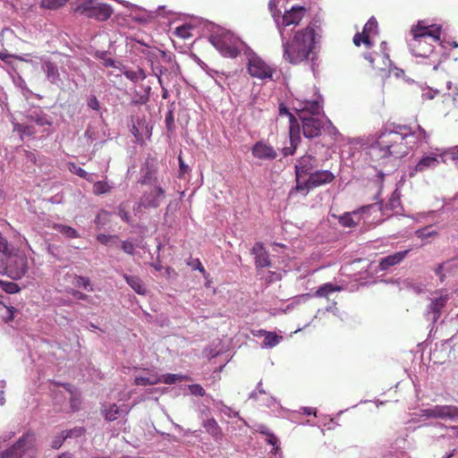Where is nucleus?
Here are the masks:
<instances>
[{"instance_id": "obj_33", "label": "nucleus", "mask_w": 458, "mask_h": 458, "mask_svg": "<svg viewBox=\"0 0 458 458\" xmlns=\"http://www.w3.org/2000/svg\"><path fill=\"white\" fill-rule=\"evenodd\" d=\"M112 188L113 187L109 185L108 182L104 181H98L93 184L92 191L95 195L99 196L110 192Z\"/></svg>"}, {"instance_id": "obj_53", "label": "nucleus", "mask_w": 458, "mask_h": 458, "mask_svg": "<svg viewBox=\"0 0 458 458\" xmlns=\"http://www.w3.org/2000/svg\"><path fill=\"white\" fill-rule=\"evenodd\" d=\"M416 233L418 234V237L421 240H424L428 237H432L437 234L436 231H430L428 233L425 234L422 231H416Z\"/></svg>"}, {"instance_id": "obj_31", "label": "nucleus", "mask_w": 458, "mask_h": 458, "mask_svg": "<svg viewBox=\"0 0 458 458\" xmlns=\"http://www.w3.org/2000/svg\"><path fill=\"white\" fill-rule=\"evenodd\" d=\"M342 290L341 286L335 285L333 284L327 283L324 284L315 293V296L317 297H327L330 293L334 292H339Z\"/></svg>"}, {"instance_id": "obj_17", "label": "nucleus", "mask_w": 458, "mask_h": 458, "mask_svg": "<svg viewBox=\"0 0 458 458\" xmlns=\"http://www.w3.org/2000/svg\"><path fill=\"white\" fill-rule=\"evenodd\" d=\"M302 123V132L306 138L312 139L321 134L322 121L317 117L300 118Z\"/></svg>"}, {"instance_id": "obj_55", "label": "nucleus", "mask_w": 458, "mask_h": 458, "mask_svg": "<svg viewBox=\"0 0 458 458\" xmlns=\"http://www.w3.org/2000/svg\"><path fill=\"white\" fill-rule=\"evenodd\" d=\"M122 248L126 253H131L134 249L133 245L131 242H123Z\"/></svg>"}, {"instance_id": "obj_3", "label": "nucleus", "mask_w": 458, "mask_h": 458, "mask_svg": "<svg viewBox=\"0 0 458 458\" xmlns=\"http://www.w3.org/2000/svg\"><path fill=\"white\" fill-rule=\"evenodd\" d=\"M412 38L409 47L416 56L427 57L434 50V43H440L442 27L438 24H427L425 21H419L410 30Z\"/></svg>"}, {"instance_id": "obj_40", "label": "nucleus", "mask_w": 458, "mask_h": 458, "mask_svg": "<svg viewBox=\"0 0 458 458\" xmlns=\"http://www.w3.org/2000/svg\"><path fill=\"white\" fill-rule=\"evenodd\" d=\"M68 0H41V6L55 10L63 6Z\"/></svg>"}, {"instance_id": "obj_4", "label": "nucleus", "mask_w": 458, "mask_h": 458, "mask_svg": "<svg viewBox=\"0 0 458 458\" xmlns=\"http://www.w3.org/2000/svg\"><path fill=\"white\" fill-rule=\"evenodd\" d=\"M332 216L338 219L339 225L343 227H356L360 225L371 226L383 220L381 208L376 203L361 207L352 212H345L341 216Z\"/></svg>"}, {"instance_id": "obj_59", "label": "nucleus", "mask_w": 458, "mask_h": 458, "mask_svg": "<svg viewBox=\"0 0 458 458\" xmlns=\"http://www.w3.org/2000/svg\"><path fill=\"white\" fill-rule=\"evenodd\" d=\"M450 155L452 159L458 165V147L451 149Z\"/></svg>"}, {"instance_id": "obj_24", "label": "nucleus", "mask_w": 458, "mask_h": 458, "mask_svg": "<svg viewBox=\"0 0 458 458\" xmlns=\"http://www.w3.org/2000/svg\"><path fill=\"white\" fill-rule=\"evenodd\" d=\"M161 383V377L156 372L148 370L146 375H139L134 378L135 386H153Z\"/></svg>"}, {"instance_id": "obj_8", "label": "nucleus", "mask_w": 458, "mask_h": 458, "mask_svg": "<svg viewBox=\"0 0 458 458\" xmlns=\"http://www.w3.org/2000/svg\"><path fill=\"white\" fill-rule=\"evenodd\" d=\"M75 12L102 21L108 20L113 14L112 7L99 0H82L75 8Z\"/></svg>"}, {"instance_id": "obj_1", "label": "nucleus", "mask_w": 458, "mask_h": 458, "mask_svg": "<svg viewBox=\"0 0 458 458\" xmlns=\"http://www.w3.org/2000/svg\"><path fill=\"white\" fill-rule=\"evenodd\" d=\"M413 139L411 129L403 124L391 123L380 131L367 152L379 177L394 171L397 161L409 154Z\"/></svg>"}, {"instance_id": "obj_22", "label": "nucleus", "mask_w": 458, "mask_h": 458, "mask_svg": "<svg viewBox=\"0 0 458 458\" xmlns=\"http://www.w3.org/2000/svg\"><path fill=\"white\" fill-rule=\"evenodd\" d=\"M410 250L411 249L405 250L403 251H398L381 259L379 262L380 270H387L391 267L400 264L410 252Z\"/></svg>"}, {"instance_id": "obj_5", "label": "nucleus", "mask_w": 458, "mask_h": 458, "mask_svg": "<svg viewBox=\"0 0 458 458\" xmlns=\"http://www.w3.org/2000/svg\"><path fill=\"white\" fill-rule=\"evenodd\" d=\"M29 268L26 255L19 250L7 251L0 256V275L7 276L13 280H19L25 276Z\"/></svg>"}, {"instance_id": "obj_48", "label": "nucleus", "mask_w": 458, "mask_h": 458, "mask_svg": "<svg viewBox=\"0 0 458 458\" xmlns=\"http://www.w3.org/2000/svg\"><path fill=\"white\" fill-rule=\"evenodd\" d=\"M189 30H190V28L185 27V26L178 27L176 29V34H177V36L183 38H189L190 37Z\"/></svg>"}, {"instance_id": "obj_58", "label": "nucleus", "mask_w": 458, "mask_h": 458, "mask_svg": "<svg viewBox=\"0 0 458 458\" xmlns=\"http://www.w3.org/2000/svg\"><path fill=\"white\" fill-rule=\"evenodd\" d=\"M103 64L106 67H114L115 66V62L112 58H104Z\"/></svg>"}, {"instance_id": "obj_43", "label": "nucleus", "mask_w": 458, "mask_h": 458, "mask_svg": "<svg viewBox=\"0 0 458 458\" xmlns=\"http://www.w3.org/2000/svg\"><path fill=\"white\" fill-rule=\"evenodd\" d=\"M279 343V337L275 333H267L264 339V344L270 347L276 346Z\"/></svg>"}, {"instance_id": "obj_37", "label": "nucleus", "mask_w": 458, "mask_h": 458, "mask_svg": "<svg viewBox=\"0 0 458 458\" xmlns=\"http://www.w3.org/2000/svg\"><path fill=\"white\" fill-rule=\"evenodd\" d=\"M160 377H161V382L167 384V385L175 384L177 381L188 378L186 376L178 375V374H166V375H163Z\"/></svg>"}, {"instance_id": "obj_62", "label": "nucleus", "mask_w": 458, "mask_h": 458, "mask_svg": "<svg viewBox=\"0 0 458 458\" xmlns=\"http://www.w3.org/2000/svg\"><path fill=\"white\" fill-rule=\"evenodd\" d=\"M73 296L78 300H87L88 296L81 292H75Z\"/></svg>"}, {"instance_id": "obj_30", "label": "nucleus", "mask_w": 458, "mask_h": 458, "mask_svg": "<svg viewBox=\"0 0 458 458\" xmlns=\"http://www.w3.org/2000/svg\"><path fill=\"white\" fill-rule=\"evenodd\" d=\"M204 428L208 433L213 436L216 439L222 437V431L217 422L214 419H209L204 422Z\"/></svg>"}, {"instance_id": "obj_45", "label": "nucleus", "mask_w": 458, "mask_h": 458, "mask_svg": "<svg viewBox=\"0 0 458 458\" xmlns=\"http://www.w3.org/2000/svg\"><path fill=\"white\" fill-rule=\"evenodd\" d=\"M128 208V205L127 203L125 202H122L119 207H118V215L119 216L126 221L127 223H129V215H128V212L126 210V208Z\"/></svg>"}, {"instance_id": "obj_15", "label": "nucleus", "mask_w": 458, "mask_h": 458, "mask_svg": "<svg viewBox=\"0 0 458 458\" xmlns=\"http://www.w3.org/2000/svg\"><path fill=\"white\" fill-rule=\"evenodd\" d=\"M318 166V159L311 155H304L301 157L295 165L296 181L303 182L302 178L310 176Z\"/></svg>"}, {"instance_id": "obj_7", "label": "nucleus", "mask_w": 458, "mask_h": 458, "mask_svg": "<svg viewBox=\"0 0 458 458\" xmlns=\"http://www.w3.org/2000/svg\"><path fill=\"white\" fill-rule=\"evenodd\" d=\"M35 442V435L28 432L12 447L3 452L0 458H35L37 454Z\"/></svg>"}, {"instance_id": "obj_29", "label": "nucleus", "mask_w": 458, "mask_h": 458, "mask_svg": "<svg viewBox=\"0 0 458 458\" xmlns=\"http://www.w3.org/2000/svg\"><path fill=\"white\" fill-rule=\"evenodd\" d=\"M16 309L13 306H8L0 301V319L4 323L13 320Z\"/></svg>"}, {"instance_id": "obj_49", "label": "nucleus", "mask_w": 458, "mask_h": 458, "mask_svg": "<svg viewBox=\"0 0 458 458\" xmlns=\"http://www.w3.org/2000/svg\"><path fill=\"white\" fill-rule=\"evenodd\" d=\"M76 282L78 286H82L85 289H87L90 285V281L88 277L78 276Z\"/></svg>"}, {"instance_id": "obj_50", "label": "nucleus", "mask_w": 458, "mask_h": 458, "mask_svg": "<svg viewBox=\"0 0 458 458\" xmlns=\"http://www.w3.org/2000/svg\"><path fill=\"white\" fill-rule=\"evenodd\" d=\"M98 240L103 243V244H108L112 240H113V236L111 235H106V234H99L98 235Z\"/></svg>"}, {"instance_id": "obj_61", "label": "nucleus", "mask_w": 458, "mask_h": 458, "mask_svg": "<svg viewBox=\"0 0 458 458\" xmlns=\"http://www.w3.org/2000/svg\"><path fill=\"white\" fill-rule=\"evenodd\" d=\"M194 262L198 263V270L203 275L206 276V270L204 267L202 266L200 260L199 259H194Z\"/></svg>"}, {"instance_id": "obj_32", "label": "nucleus", "mask_w": 458, "mask_h": 458, "mask_svg": "<svg viewBox=\"0 0 458 458\" xmlns=\"http://www.w3.org/2000/svg\"><path fill=\"white\" fill-rule=\"evenodd\" d=\"M103 414L106 420L114 421L118 418L120 414L119 407L114 403L110 404L108 407L104 409Z\"/></svg>"}, {"instance_id": "obj_20", "label": "nucleus", "mask_w": 458, "mask_h": 458, "mask_svg": "<svg viewBox=\"0 0 458 458\" xmlns=\"http://www.w3.org/2000/svg\"><path fill=\"white\" fill-rule=\"evenodd\" d=\"M252 155L259 159L273 160L276 157V150L270 146L262 141L257 142L251 149Z\"/></svg>"}, {"instance_id": "obj_60", "label": "nucleus", "mask_w": 458, "mask_h": 458, "mask_svg": "<svg viewBox=\"0 0 458 458\" xmlns=\"http://www.w3.org/2000/svg\"><path fill=\"white\" fill-rule=\"evenodd\" d=\"M457 268H458V267L456 265H454L452 263V261L450 260V265L449 266H445V270L447 273H454Z\"/></svg>"}, {"instance_id": "obj_42", "label": "nucleus", "mask_w": 458, "mask_h": 458, "mask_svg": "<svg viewBox=\"0 0 458 458\" xmlns=\"http://www.w3.org/2000/svg\"><path fill=\"white\" fill-rule=\"evenodd\" d=\"M14 131H17L18 132H20L22 135H28V136L33 135L35 133V131L33 130L32 127L27 126L24 124H21V123H16L14 125Z\"/></svg>"}, {"instance_id": "obj_11", "label": "nucleus", "mask_w": 458, "mask_h": 458, "mask_svg": "<svg viewBox=\"0 0 458 458\" xmlns=\"http://www.w3.org/2000/svg\"><path fill=\"white\" fill-rule=\"evenodd\" d=\"M214 47L226 57L234 58L240 54L239 39L232 34L225 33L218 37H215L212 40Z\"/></svg>"}, {"instance_id": "obj_64", "label": "nucleus", "mask_w": 458, "mask_h": 458, "mask_svg": "<svg viewBox=\"0 0 458 458\" xmlns=\"http://www.w3.org/2000/svg\"><path fill=\"white\" fill-rule=\"evenodd\" d=\"M454 105L458 107V88L455 89V92L453 95Z\"/></svg>"}, {"instance_id": "obj_44", "label": "nucleus", "mask_w": 458, "mask_h": 458, "mask_svg": "<svg viewBox=\"0 0 458 458\" xmlns=\"http://www.w3.org/2000/svg\"><path fill=\"white\" fill-rule=\"evenodd\" d=\"M190 393L195 396H204L206 394L205 389L199 384H193L189 386Z\"/></svg>"}, {"instance_id": "obj_19", "label": "nucleus", "mask_w": 458, "mask_h": 458, "mask_svg": "<svg viewBox=\"0 0 458 458\" xmlns=\"http://www.w3.org/2000/svg\"><path fill=\"white\" fill-rule=\"evenodd\" d=\"M440 165V160L437 157H423L417 165L411 168L409 176L414 177L417 173H423L429 169H434Z\"/></svg>"}, {"instance_id": "obj_14", "label": "nucleus", "mask_w": 458, "mask_h": 458, "mask_svg": "<svg viewBox=\"0 0 458 458\" xmlns=\"http://www.w3.org/2000/svg\"><path fill=\"white\" fill-rule=\"evenodd\" d=\"M378 33V24L375 17L369 18L364 25L361 32H357L353 37V43L360 47L363 43L368 48L371 47L372 42L370 37Z\"/></svg>"}, {"instance_id": "obj_23", "label": "nucleus", "mask_w": 458, "mask_h": 458, "mask_svg": "<svg viewBox=\"0 0 458 458\" xmlns=\"http://www.w3.org/2000/svg\"><path fill=\"white\" fill-rule=\"evenodd\" d=\"M19 40L20 38L14 34L13 30L9 28L2 30L0 34V42L5 51L13 48L18 44Z\"/></svg>"}, {"instance_id": "obj_47", "label": "nucleus", "mask_w": 458, "mask_h": 458, "mask_svg": "<svg viewBox=\"0 0 458 458\" xmlns=\"http://www.w3.org/2000/svg\"><path fill=\"white\" fill-rule=\"evenodd\" d=\"M165 121L167 130L173 131V129L174 127V114H173L172 111H168L166 113Z\"/></svg>"}, {"instance_id": "obj_13", "label": "nucleus", "mask_w": 458, "mask_h": 458, "mask_svg": "<svg viewBox=\"0 0 458 458\" xmlns=\"http://www.w3.org/2000/svg\"><path fill=\"white\" fill-rule=\"evenodd\" d=\"M421 416L441 420H458V407L454 405H435L422 410Z\"/></svg>"}, {"instance_id": "obj_41", "label": "nucleus", "mask_w": 458, "mask_h": 458, "mask_svg": "<svg viewBox=\"0 0 458 458\" xmlns=\"http://www.w3.org/2000/svg\"><path fill=\"white\" fill-rule=\"evenodd\" d=\"M449 265H450V260H447L445 262L438 264L434 269L435 274L439 277V280L441 283H443L446 278V276L444 273V270H445V266H449Z\"/></svg>"}, {"instance_id": "obj_34", "label": "nucleus", "mask_w": 458, "mask_h": 458, "mask_svg": "<svg viewBox=\"0 0 458 458\" xmlns=\"http://www.w3.org/2000/svg\"><path fill=\"white\" fill-rule=\"evenodd\" d=\"M114 216V214L111 212L106 210H100L96 216V223L98 226H105L108 225Z\"/></svg>"}, {"instance_id": "obj_35", "label": "nucleus", "mask_w": 458, "mask_h": 458, "mask_svg": "<svg viewBox=\"0 0 458 458\" xmlns=\"http://www.w3.org/2000/svg\"><path fill=\"white\" fill-rule=\"evenodd\" d=\"M62 386L70 393L71 394V397H70V403H71V408L73 411H76L79 410V407H80V404H81V401L79 399V397L77 396L76 393H74L72 389V386L68 383H65V384H62Z\"/></svg>"}, {"instance_id": "obj_54", "label": "nucleus", "mask_w": 458, "mask_h": 458, "mask_svg": "<svg viewBox=\"0 0 458 458\" xmlns=\"http://www.w3.org/2000/svg\"><path fill=\"white\" fill-rule=\"evenodd\" d=\"M24 152H25L26 159L33 164H36V162H37L36 155L33 152L28 151V150H25Z\"/></svg>"}, {"instance_id": "obj_25", "label": "nucleus", "mask_w": 458, "mask_h": 458, "mask_svg": "<svg viewBox=\"0 0 458 458\" xmlns=\"http://www.w3.org/2000/svg\"><path fill=\"white\" fill-rule=\"evenodd\" d=\"M289 135L291 147H285L283 148V154L285 157L293 155V153L295 152V149L301 140L300 128H297L296 126L289 128Z\"/></svg>"}, {"instance_id": "obj_39", "label": "nucleus", "mask_w": 458, "mask_h": 458, "mask_svg": "<svg viewBox=\"0 0 458 458\" xmlns=\"http://www.w3.org/2000/svg\"><path fill=\"white\" fill-rule=\"evenodd\" d=\"M0 287L7 293H16L21 290L17 284L3 280H0Z\"/></svg>"}, {"instance_id": "obj_18", "label": "nucleus", "mask_w": 458, "mask_h": 458, "mask_svg": "<svg viewBox=\"0 0 458 458\" xmlns=\"http://www.w3.org/2000/svg\"><path fill=\"white\" fill-rule=\"evenodd\" d=\"M251 254L254 256L255 267L257 269L268 267L271 266L269 254L265 249L263 243L257 242L251 249Z\"/></svg>"}, {"instance_id": "obj_56", "label": "nucleus", "mask_w": 458, "mask_h": 458, "mask_svg": "<svg viewBox=\"0 0 458 458\" xmlns=\"http://www.w3.org/2000/svg\"><path fill=\"white\" fill-rule=\"evenodd\" d=\"M67 239L78 237L77 231H62Z\"/></svg>"}, {"instance_id": "obj_51", "label": "nucleus", "mask_w": 458, "mask_h": 458, "mask_svg": "<svg viewBox=\"0 0 458 458\" xmlns=\"http://www.w3.org/2000/svg\"><path fill=\"white\" fill-rule=\"evenodd\" d=\"M301 411L303 414L305 415H313V416H317V410L315 408H312V407H302L301 408Z\"/></svg>"}, {"instance_id": "obj_6", "label": "nucleus", "mask_w": 458, "mask_h": 458, "mask_svg": "<svg viewBox=\"0 0 458 458\" xmlns=\"http://www.w3.org/2000/svg\"><path fill=\"white\" fill-rule=\"evenodd\" d=\"M157 178H152L150 173H147L144 179L141 181L142 184H153L154 188L149 191H145L141 196L137 207H134V211L138 212L141 208H157L159 207L161 201L165 198V190L160 185L157 184Z\"/></svg>"}, {"instance_id": "obj_9", "label": "nucleus", "mask_w": 458, "mask_h": 458, "mask_svg": "<svg viewBox=\"0 0 458 458\" xmlns=\"http://www.w3.org/2000/svg\"><path fill=\"white\" fill-rule=\"evenodd\" d=\"M247 70L249 74L261 81H274L276 68L266 63L261 57L253 55L249 58Z\"/></svg>"}, {"instance_id": "obj_21", "label": "nucleus", "mask_w": 458, "mask_h": 458, "mask_svg": "<svg viewBox=\"0 0 458 458\" xmlns=\"http://www.w3.org/2000/svg\"><path fill=\"white\" fill-rule=\"evenodd\" d=\"M448 301V294L440 295L437 298L432 299L428 309V313L432 314V320L434 322H436L440 318L442 314V310L445 307Z\"/></svg>"}, {"instance_id": "obj_10", "label": "nucleus", "mask_w": 458, "mask_h": 458, "mask_svg": "<svg viewBox=\"0 0 458 458\" xmlns=\"http://www.w3.org/2000/svg\"><path fill=\"white\" fill-rule=\"evenodd\" d=\"M335 178V176L329 170H315L306 180H303V182L297 180L296 191H309L311 189L332 182Z\"/></svg>"}, {"instance_id": "obj_26", "label": "nucleus", "mask_w": 458, "mask_h": 458, "mask_svg": "<svg viewBox=\"0 0 458 458\" xmlns=\"http://www.w3.org/2000/svg\"><path fill=\"white\" fill-rule=\"evenodd\" d=\"M42 69L45 72L47 80L51 83L55 84L60 81V74L58 72V68L55 63H53L49 60H46L43 63Z\"/></svg>"}, {"instance_id": "obj_57", "label": "nucleus", "mask_w": 458, "mask_h": 458, "mask_svg": "<svg viewBox=\"0 0 458 458\" xmlns=\"http://www.w3.org/2000/svg\"><path fill=\"white\" fill-rule=\"evenodd\" d=\"M124 75L126 76V78L131 80V81H137L138 80V76L136 74L135 72H132V71H127L124 72Z\"/></svg>"}, {"instance_id": "obj_27", "label": "nucleus", "mask_w": 458, "mask_h": 458, "mask_svg": "<svg viewBox=\"0 0 458 458\" xmlns=\"http://www.w3.org/2000/svg\"><path fill=\"white\" fill-rule=\"evenodd\" d=\"M82 433L81 428H74L70 430L62 431L60 435L56 436L52 441V447L58 449L62 446L64 441L72 436H80Z\"/></svg>"}, {"instance_id": "obj_63", "label": "nucleus", "mask_w": 458, "mask_h": 458, "mask_svg": "<svg viewBox=\"0 0 458 458\" xmlns=\"http://www.w3.org/2000/svg\"><path fill=\"white\" fill-rule=\"evenodd\" d=\"M89 106L92 109H98V101L97 100L96 98H94L93 99L90 100V102L89 103Z\"/></svg>"}, {"instance_id": "obj_46", "label": "nucleus", "mask_w": 458, "mask_h": 458, "mask_svg": "<svg viewBox=\"0 0 458 458\" xmlns=\"http://www.w3.org/2000/svg\"><path fill=\"white\" fill-rule=\"evenodd\" d=\"M267 443L272 446H274V449L275 451L276 452L277 449L279 448L278 446V438L276 437V436L270 432L267 436V439H266Z\"/></svg>"}, {"instance_id": "obj_28", "label": "nucleus", "mask_w": 458, "mask_h": 458, "mask_svg": "<svg viewBox=\"0 0 458 458\" xmlns=\"http://www.w3.org/2000/svg\"><path fill=\"white\" fill-rule=\"evenodd\" d=\"M125 281L127 284L138 293L140 295H145L147 293V289L142 284V281L140 277L136 276H123Z\"/></svg>"}, {"instance_id": "obj_36", "label": "nucleus", "mask_w": 458, "mask_h": 458, "mask_svg": "<svg viewBox=\"0 0 458 458\" xmlns=\"http://www.w3.org/2000/svg\"><path fill=\"white\" fill-rule=\"evenodd\" d=\"M69 170L72 174L80 176L81 178H83L87 181H91V175L88 172H86L84 169H82L81 166H79L73 163L70 164Z\"/></svg>"}, {"instance_id": "obj_2", "label": "nucleus", "mask_w": 458, "mask_h": 458, "mask_svg": "<svg viewBox=\"0 0 458 458\" xmlns=\"http://www.w3.org/2000/svg\"><path fill=\"white\" fill-rule=\"evenodd\" d=\"M321 31L317 22H310L295 31L293 38L283 41L284 59L292 64L308 61L316 49Z\"/></svg>"}, {"instance_id": "obj_12", "label": "nucleus", "mask_w": 458, "mask_h": 458, "mask_svg": "<svg viewBox=\"0 0 458 458\" xmlns=\"http://www.w3.org/2000/svg\"><path fill=\"white\" fill-rule=\"evenodd\" d=\"M294 109L299 118L316 117L319 115L323 110L322 99L317 97L315 99H296L294 102Z\"/></svg>"}, {"instance_id": "obj_52", "label": "nucleus", "mask_w": 458, "mask_h": 458, "mask_svg": "<svg viewBox=\"0 0 458 458\" xmlns=\"http://www.w3.org/2000/svg\"><path fill=\"white\" fill-rule=\"evenodd\" d=\"M257 431L266 437L271 432L269 428L264 424L258 425Z\"/></svg>"}, {"instance_id": "obj_16", "label": "nucleus", "mask_w": 458, "mask_h": 458, "mask_svg": "<svg viewBox=\"0 0 458 458\" xmlns=\"http://www.w3.org/2000/svg\"><path fill=\"white\" fill-rule=\"evenodd\" d=\"M306 13L307 9L303 6H293L290 10L284 12L282 18V26L288 27L291 25H299L304 18Z\"/></svg>"}, {"instance_id": "obj_38", "label": "nucleus", "mask_w": 458, "mask_h": 458, "mask_svg": "<svg viewBox=\"0 0 458 458\" xmlns=\"http://www.w3.org/2000/svg\"><path fill=\"white\" fill-rule=\"evenodd\" d=\"M279 114L280 115H287L289 117V122H290L289 128H292L293 126L300 128L296 118L293 116V114L292 113L289 112V110L284 104H280V106H279Z\"/></svg>"}]
</instances>
